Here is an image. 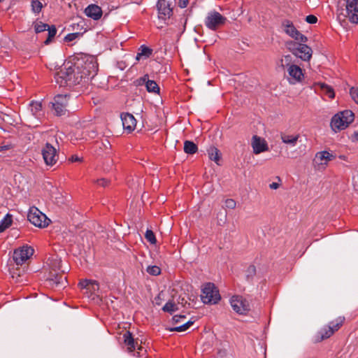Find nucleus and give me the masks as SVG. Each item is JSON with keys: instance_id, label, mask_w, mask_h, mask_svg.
Listing matches in <instances>:
<instances>
[{"instance_id": "35", "label": "nucleus", "mask_w": 358, "mask_h": 358, "mask_svg": "<svg viewBox=\"0 0 358 358\" xmlns=\"http://www.w3.org/2000/svg\"><path fill=\"white\" fill-rule=\"evenodd\" d=\"M34 30L37 34L47 31V29L49 28V25L48 24L43 23L42 22H36L34 24Z\"/></svg>"}, {"instance_id": "9", "label": "nucleus", "mask_w": 358, "mask_h": 358, "mask_svg": "<svg viewBox=\"0 0 358 358\" xmlns=\"http://www.w3.org/2000/svg\"><path fill=\"white\" fill-rule=\"evenodd\" d=\"M281 28L287 35L295 41L301 43H305L308 41L307 37L298 31L293 22L289 20H283L281 23Z\"/></svg>"}, {"instance_id": "21", "label": "nucleus", "mask_w": 358, "mask_h": 358, "mask_svg": "<svg viewBox=\"0 0 358 358\" xmlns=\"http://www.w3.org/2000/svg\"><path fill=\"white\" fill-rule=\"evenodd\" d=\"M172 3L167 0H159L157 8L159 13L164 17H170L173 13Z\"/></svg>"}, {"instance_id": "4", "label": "nucleus", "mask_w": 358, "mask_h": 358, "mask_svg": "<svg viewBox=\"0 0 358 358\" xmlns=\"http://www.w3.org/2000/svg\"><path fill=\"white\" fill-rule=\"evenodd\" d=\"M354 113L350 110L338 113L331 120V127L334 131L345 129L354 121Z\"/></svg>"}, {"instance_id": "3", "label": "nucleus", "mask_w": 358, "mask_h": 358, "mask_svg": "<svg viewBox=\"0 0 358 358\" xmlns=\"http://www.w3.org/2000/svg\"><path fill=\"white\" fill-rule=\"evenodd\" d=\"M344 317H338L334 320L330 322L328 325L324 326L318 331L314 336L315 343H320L324 339L330 338L336 331H337L345 322Z\"/></svg>"}, {"instance_id": "28", "label": "nucleus", "mask_w": 358, "mask_h": 358, "mask_svg": "<svg viewBox=\"0 0 358 358\" xmlns=\"http://www.w3.org/2000/svg\"><path fill=\"white\" fill-rule=\"evenodd\" d=\"M207 151L210 159L219 164L218 162L220 159V154L219 150L215 147L211 146L208 149Z\"/></svg>"}, {"instance_id": "51", "label": "nucleus", "mask_w": 358, "mask_h": 358, "mask_svg": "<svg viewBox=\"0 0 358 358\" xmlns=\"http://www.w3.org/2000/svg\"><path fill=\"white\" fill-rule=\"evenodd\" d=\"M178 4L180 8H185L188 4V0H179Z\"/></svg>"}, {"instance_id": "26", "label": "nucleus", "mask_w": 358, "mask_h": 358, "mask_svg": "<svg viewBox=\"0 0 358 358\" xmlns=\"http://www.w3.org/2000/svg\"><path fill=\"white\" fill-rule=\"evenodd\" d=\"M30 110L36 117L39 118L43 115L42 104L41 102L32 101L30 103Z\"/></svg>"}, {"instance_id": "1", "label": "nucleus", "mask_w": 358, "mask_h": 358, "mask_svg": "<svg viewBox=\"0 0 358 358\" xmlns=\"http://www.w3.org/2000/svg\"><path fill=\"white\" fill-rule=\"evenodd\" d=\"M83 69V71H80L78 67L77 71H76L75 67L72 66V72L68 78L67 86L71 87L79 85L86 78H93L98 71V64L94 59H91L85 62Z\"/></svg>"}, {"instance_id": "37", "label": "nucleus", "mask_w": 358, "mask_h": 358, "mask_svg": "<svg viewBox=\"0 0 358 358\" xmlns=\"http://www.w3.org/2000/svg\"><path fill=\"white\" fill-rule=\"evenodd\" d=\"M292 57L290 55H285L283 58H282L280 61L279 66L282 69H285V66L287 68L292 65Z\"/></svg>"}, {"instance_id": "27", "label": "nucleus", "mask_w": 358, "mask_h": 358, "mask_svg": "<svg viewBox=\"0 0 358 358\" xmlns=\"http://www.w3.org/2000/svg\"><path fill=\"white\" fill-rule=\"evenodd\" d=\"M299 135H288L285 134H281V140L285 144H289L292 146H294L298 141Z\"/></svg>"}, {"instance_id": "19", "label": "nucleus", "mask_w": 358, "mask_h": 358, "mask_svg": "<svg viewBox=\"0 0 358 358\" xmlns=\"http://www.w3.org/2000/svg\"><path fill=\"white\" fill-rule=\"evenodd\" d=\"M48 282L50 285L55 286L57 287H65L67 283L66 277L64 273H50V276L48 279Z\"/></svg>"}, {"instance_id": "6", "label": "nucleus", "mask_w": 358, "mask_h": 358, "mask_svg": "<svg viewBox=\"0 0 358 358\" xmlns=\"http://www.w3.org/2000/svg\"><path fill=\"white\" fill-rule=\"evenodd\" d=\"M287 47L294 55L303 61H309L312 57L313 50L306 44L291 41L287 43Z\"/></svg>"}, {"instance_id": "39", "label": "nucleus", "mask_w": 358, "mask_h": 358, "mask_svg": "<svg viewBox=\"0 0 358 358\" xmlns=\"http://www.w3.org/2000/svg\"><path fill=\"white\" fill-rule=\"evenodd\" d=\"M146 271L150 275L155 276L161 273V268L157 266H149Z\"/></svg>"}, {"instance_id": "16", "label": "nucleus", "mask_w": 358, "mask_h": 358, "mask_svg": "<svg viewBox=\"0 0 358 358\" xmlns=\"http://www.w3.org/2000/svg\"><path fill=\"white\" fill-rule=\"evenodd\" d=\"M64 65L59 71H57L55 75V78L56 83L59 85L60 87H66L68 83V78H69L70 74L72 72V64Z\"/></svg>"}, {"instance_id": "24", "label": "nucleus", "mask_w": 358, "mask_h": 358, "mask_svg": "<svg viewBox=\"0 0 358 358\" xmlns=\"http://www.w3.org/2000/svg\"><path fill=\"white\" fill-rule=\"evenodd\" d=\"M334 156L329 153L327 151H322L319 152L315 155V159L318 162V163L322 164H327L328 162L334 159Z\"/></svg>"}, {"instance_id": "14", "label": "nucleus", "mask_w": 358, "mask_h": 358, "mask_svg": "<svg viewBox=\"0 0 358 358\" xmlns=\"http://www.w3.org/2000/svg\"><path fill=\"white\" fill-rule=\"evenodd\" d=\"M34 250L28 245L14 250L13 259L17 265L23 264L34 254Z\"/></svg>"}, {"instance_id": "25", "label": "nucleus", "mask_w": 358, "mask_h": 358, "mask_svg": "<svg viewBox=\"0 0 358 358\" xmlns=\"http://www.w3.org/2000/svg\"><path fill=\"white\" fill-rule=\"evenodd\" d=\"M152 54V50L145 45H142L139 49L138 52L136 55V60H140L141 59H146L149 58Z\"/></svg>"}, {"instance_id": "53", "label": "nucleus", "mask_w": 358, "mask_h": 358, "mask_svg": "<svg viewBox=\"0 0 358 358\" xmlns=\"http://www.w3.org/2000/svg\"><path fill=\"white\" fill-rule=\"evenodd\" d=\"M269 187L272 189H276L279 187V184L277 182H272L269 185Z\"/></svg>"}, {"instance_id": "43", "label": "nucleus", "mask_w": 358, "mask_h": 358, "mask_svg": "<svg viewBox=\"0 0 358 358\" xmlns=\"http://www.w3.org/2000/svg\"><path fill=\"white\" fill-rule=\"evenodd\" d=\"M79 33L69 34L65 36L64 41L67 42L73 41L75 39H76L79 36Z\"/></svg>"}, {"instance_id": "31", "label": "nucleus", "mask_w": 358, "mask_h": 358, "mask_svg": "<svg viewBox=\"0 0 358 358\" xmlns=\"http://www.w3.org/2000/svg\"><path fill=\"white\" fill-rule=\"evenodd\" d=\"M12 222V215L7 214L0 222V233L3 232L6 229H8L11 225Z\"/></svg>"}, {"instance_id": "30", "label": "nucleus", "mask_w": 358, "mask_h": 358, "mask_svg": "<svg viewBox=\"0 0 358 358\" xmlns=\"http://www.w3.org/2000/svg\"><path fill=\"white\" fill-rule=\"evenodd\" d=\"M317 85L320 89L330 99H333L335 96L334 91L333 88L325 83H318Z\"/></svg>"}, {"instance_id": "10", "label": "nucleus", "mask_w": 358, "mask_h": 358, "mask_svg": "<svg viewBox=\"0 0 358 358\" xmlns=\"http://www.w3.org/2000/svg\"><path fill=\"white\" fill-rule=\"evenodd\" d=\"M122 343L124 345L123 348H126V350L129 353L134 352L136 350L138 357L142 355L143 348L141 345H138V342L135 341L130 331H126L122 334Z\"/></svg>"}, {"instance_id": "8", "label": "nucleus", "mask_w": 358, "mask_h": 358, "mask_svg": "<svg viewBox=\"0 0 358 358\" xmlns=\"http://www.w3.org/2000/svg\"><path fill=\"white\" fill-rule=\"evenodd\" d=\"M27 218L31 224L40 228H44L48 226L50 221L45 214L35 207H32L29 209Z\"/></svg>"}, {"instance_id": "5", "label": "nucleus", "mask_w": 358, "mask_h": 358, "mask_svg": "<svg viewBox=\"0 0 358 358\" xmlns=\"http://www.w3.org/2000/svg\"><path fill=\"white\" fill-rule=\"evenodd\" d=\"M201 299L205 304H217L220 301L221 296L213 283L207 282L201 289Z\"/></svg>"}, {"instance_id": "54", "label": "nucleus", "mask_w": 358, "mask_h": 358, "mask_svg": "<svg viewBox=\"0 0 358 358\" xmlns=\"http://www.w3.org/2000/svg\"><path fill=\"white\" fill-rule=\"evenodd\" d=\"M10 148V145H3L0 146V152L9 150Z\"/></svg>"}, {"instance_id": "56", "label": "nucleus", "mask_w": 358, "mask_h": 358, "mask_svg": "<svg viewBox=\"0 0 358 358\" xmlns=\"http://www.w3.org/2000/svg\"><path fill=\"white\" fill-rule=\"evenodd\" d=\"M357 104H358V103H357Z\"/></svg>"}, {"instance_id": "11", "label": "nucleus", "mask_w": 358, "mask_h": 358, "mask_svg": "<svg viewBox=\"0 0 358 358\" xmlns=\"http://www.w3.org/2000/svg\"><path fill=\"white\" fill-rule=\"evenodd\" d=\"M69 96L67 94H58L55 96L53 102H52V108L55 115L62 116L66 111Z\"/></svg>"}, {"instance_id": "29", "label": "nucleus", "mask_w": 358, "mask_h": 358, "mask_svg": "<svg viewBox=\"0 0 358 358\" xmlns=\"http://www.w3.org/2000/svg\"><path fill=\"white\" fill-rule=\"evenodd\" d=\"M198 150L197 145L192 141H185L184 143V152L187 154L193 155Z\"/></svg>"}, {"instance_id": "52", "label": "nucleus", "mask_w": 358, "mask_h": 358, "mask_svg": "<svg viewBox=\"0 0 358 358\" xmlns=\"http://www.w3.org/2000/svg\"><path fill=\"white\" fill-rule=\"evenodd\" d=\"M193 323L194 322H192V321H188L186 323L183 324L182 326L183 327V328L186 331L193 324Z\"/></svg>"}, {"instance_id": "2", "label": "nucleus", "mask_w": 358, "mask_h": 358, "mask_svg": "<svg viewBox=\"0 0 358 358\" xmlns=\"http://www.w3.org/2000/svg\"><path fill=\"white\" fill-rule=\"evenodd\" d=\"M344 317H338L334 320L330 322L328 325L324 326L318 331L314 336L315 343H320L324 339L330 338L336 331H337L345 322Z\"/></svg>"}, {"instance_id": "45", "label": "nucleus", "mask_w": 358, "mask_h": 358, "mask_svg": "<svg viewBox=\"0 0 358 358\" xmlns=\"http://www.w3.org/2000/svg\"><path fill=\"white\" fill-rule=\"evenodd\" d=\"M96 182L99 186H101L103 187H107L109 184V181L105 178L97 179L96 180Z\"/></svg>"}, {"instance_id": "20", "label": "nucleus", "mask_w": 358, "mask_h": 358, "mask_svg": "<svg viewBox=\"0 0 358 358\" xmlns=\"http://www.w3.org/2000/svg\"><path fill=\"white\" fill-rule=\"evenodd\" d=\"M84 13L94 20H98L101 17L103 12L100 6L92 3L85 9Z\"/></svg>"}, {"instance_id": "22", "label": "nucleus", "mask_w": 358, "mask_h": 358, "mask_svg": "<svg viewBox=\"0 0 358 358\" xmlns=\"http://www.w3.org/2000/svg\"><path fill=\"white\" fill-rule=\"evenodd\" d=\"M289 76L296 81L300 82L303 78L302 69L297 65H291L287 68Z\"/></svg>"}, {"instance_id": "42", "label": "nucleus", "mask_w": 358, "mask_h": 358, "mask_svg": "<svg viewBox=\"0 0 358 358\" xmlns=\"http://www.w3.org/2000/svg\"><path fill=\"white\" fill-rule=\"evenodd\" d=\"M236 203L232 199H227L225 200V206L229 209H234L236 208Z\"/></svg>"}, {"instance_id": "47", "label": "nucleus", "mask_w": 358, "mask_h": 358, "mask_svg": "<svg viewBox=\"0 0 358 358\" xmlns=\"http://www.w3.org/2000/svg\"><path fill=\"white\" fill-rule=\"evenodd\" d=\"M90 281L91 280H83L82 281H80L78 284V285L81 287V288H83V289H87L88 287H89V285L90 283Z\"/></svg>"}, {"instance_id": "32", "label": "nucleus", "mask_w": 358, "mask_h": 358, "mask_svg": "<svg viewBox=\"0 0 358 358\" xmlns=\"http://www.w3.org/2000/svg\"><path fill=\"white\" fill-rule=\"evenodd\" d=\"M45 5L46 4L45 3ZM31 6L32 12L35 14H38L41 11L44 4L39 0H31Z\"/></svg>"}, {"instance_id": "55", "label": "nucleus", "mask_w": 358, "mask_h": 358, "mask_svg": "<svg viewBox=\"0 0 358 358\" xmlns=\"http://www.w3.org/2000/svg\"><path fill=\"white\" fill-rule=\"evenodd\" d=\"M134 3L136 4H141L143 1V0H133Z\"/></svg>"}, {"instance_id": "46", "label": "nucleus", "mask_w": 358, "mask_h": 358, "mask_svg": "<svg viewBox=\"0 0 358 358\" xmlns=\"http://www.w3.org/2000/svg\"><path fill=\"white\" fill-rule=\"evenodd\" d=\"M306 21L309 24H315L317 22V18L313 15L306 16Z\"/></svg>"}, {"instance_id": "38", "label": "nucleus", "mask_w": 358, "mask_h": 358, "mask_svg": "<svg viewBox=\"0 0 358 358\" xmlns=\"http://www.w3.org/2000/svg\"><path fill=\"white\" fill-rule=\"evenodd\" d=\"M145 237L147 239L148 242H150L151 244H155L157 242L155 235L154 232L150 229H147Z\"/></svg>"}, {"instance_id": "44", "label": "nucleus", "mask_w": 358, "mask_h": 358, "mask_svg": "<svg viewBox=\"0 0 358 358\" xmlns=\"http://www.w3.org/2000/svg\"><path fill=\"white\" fill-rule=\"evenodd\" d=\"M227 355V350L224 348L217 349V358H225Z\"/></svg>"}, {"instance_id": "7", "label": "nucleus", "mask_w": 358, "mask_h": 358, "mask_svg": "<svg viewBox=\"0 0 358 358\" xmlns=\"http://www.w3.org/2000/svg\"><path fill=\"white\" fill-rule=\"evenodd\" d=\"M227 19L219 12L213 10L208 13L205 19L206 27L212 31H216L223 27Z\"/></svg>"}, {"instance_id": "50", "label": "nucleus", "mask_w": 358, "mask_h": 358, "mask_svg": "<svg viewBox=\"0 0 358 358\" xmlns=\"http://www.w3.org/2000/svg\"><path fill=\"white\" fill-rule=\"evenodd\" d=\"M69 160L71 162H81L82 159L80 157H79L78 155H72L71 157V158L69 159Z\"/></svg>"}, {"instance_id": "12", "label": "nucleus", "mask_w": 358, "mask_h": 358, "mask_svg": "<svg viewBox=\"0 0 358 358\" xmlns=\"http://www.w3.org/2000/svg\"><path fill=\"white\" fill-rule=\"evenodd\" d=\"M344 11L345 18L351 23L358 24V0H345Z\"/></svg>"}, {"instance_id": "23", "label": "nucleus", "mask_w": 358, "mask_h": 358, "mask_svg": "<svg viewBox=\"0 0 358 358\" xmlns=\"http://www.w3.org/2000/svg\"><path fill=\"white\" fill-rule=\"evenodd\" d=\"M141 80L145 83L146 89L149 92L158 93L159 92V87L157 83L149 80L147 75L141 78Z\"/></svg>"}, {"instance_id": "34", "label": "nucleus", "mask_w": 358, "mask_h": 358, "mask_svg": "<svg viewBox=\"0 0 358 358\" xmlns=\"http://www.w3.org/2000/svg\"><path fill=\"white\" fill-rule=\"evenodd\" d=\"M47 31H48V36L46 40L44 41L45 45H48L57 34V29L54 25L49 26V28L47 29Z\"/></svg>"}, {"instance_id": "36", "label": "nucleus", "mask_w": 358, "mask_h": 358, "mask_svg": "<svg viewBox=\"0 0 358 358\" xmlns=\"http://www.w3.org/2000/svg\"><path fill=\"white\" fill-rule=\"evenodd\" d=\"M162 310L164 312H167V313L172 314L173 312H175L176 310H178V308H177L176 305L175 304V303L169 301L164 306V307L162 308Z\"/></svg>"}, {"instance_id": "18", "label": "nucleus", "mask_w": 358, "mask_h": 358, "mask_svg": "<svg viewBox=\"0 0 358 358\" xmlns=\"http://www.w3.org/2000/svg\"><path fill=\"white\" fill-rule=\"evenodd\" d=\"M252 146L255 154L257 155L268 150L266 141L258 136H254L252 141Z\"/></svg>"}, {"instance_id": "48", "label": "nucleus", "mask_w": 358, "mask_h": 358, "mask_svg": "<svg viewBox=\"0 0 358 358\" xmlns=\"http://www.w3.org/2000/svg\"><path fill=\"white\" fill-rule=\"evenodd\" d=\"M185 318V315H174L172 318V320H173V322L174 323H178L180 322V320L181 319H184Z\"/></svg>"}, {"instance_id": "13", "label": "nucleus", "mask_w": 358, "mask_h": 358, "mask_svg": "<svg viewBox=\"0 0 358 358\" xmlns=\"http://www.w3.org/2000/svg\"><path fill=\"white\" fill-rule=\"evenodd\" d=\"M233 310L240 315H245L250 310L249 302L242 296L235 295L230 299Z\"/></svg>"}, {"instance_id": "41", "label": "nucleus", "mask_w": 358, "mask_h": 358, "mask_svg": "<svg viewBox=\"0 0 358 358\" xmlns=\"http://www.w3.org/2000/svg\"><path fill=\"white\" fill-rule=\"evenodd\" d=\"M350 94L352 99L358 103V87H352L350 90Z\"/></svg>"}, {"instance_id": "17", "label": "nucleus", "mask_w": 358, "mask_h": 358, "mask_svg": "<svg viewBox=\"0 0 358 358\" xmlns=\"http://www.w3.org/2000/svg\"><path fill=\"white\" fill-rule=\"evenodd\" d=\"M121 120L124 130H127L129 133H130L135 129L136 126V120L133 115L128 113H122L121 115Z\"/></svg>"}, {"instance_id": "40", "label": "nucleus", "mask_w": 358, "mask_h": 358, "mask_svg": "<svg viewBox=\"0 0 358 358\" xmlns=\"http://www.w3.org/2000/svg\"><path fill=\"white\" fill-rule=\"evenodd\" d=\"M87 290L91 292L92 294H96V292L99 289V283L96 280H91Z\"/></svg>"}, {"instance_id": "33", "label": "nucleus", "mask_w": 358, "mask_h": 358, "mask_svg": "<svg viewBox=\"0 0 358 358\" xmlns=\"http://www.w3.org/2000/svg\"><path fill=\"white\" fill-rule=\"evenodd\" d=\"M256 267L254 265H250L245 271L246 280L252 282L256 275Z\"/></svg>"}, {"instance_id": "15", "label": "nucleus", "mask_w": 358, "mask_h": 358, "mask_svg": "<svg viewBox=\"0 0 358 358\" xmlns=\"http://www.w3.org/2000/svg\"><path fill=\"white\" fill-rule=\"evenodd\" d=\"M41 152L46 165L52 166L57 163L58 160L57 152L50 143H46Z\"/></svg>"}, {"instance_id": "49", "label": "nucleus", "mask_w": 358, "mask_h": 358, "mask_svg": "<svg viewBox=\"0 0 358 358\" xmlns=\"http://www.w3.org/2000/svg\"><path fill=\"white\" fill-rule=\"evenodd\" d=\"M170 331H178V332H181V331H185V329L183 328V327L182 325L180 326H178V327H173V328H171L169 329Z\"/></svg>"}]
</instances>
